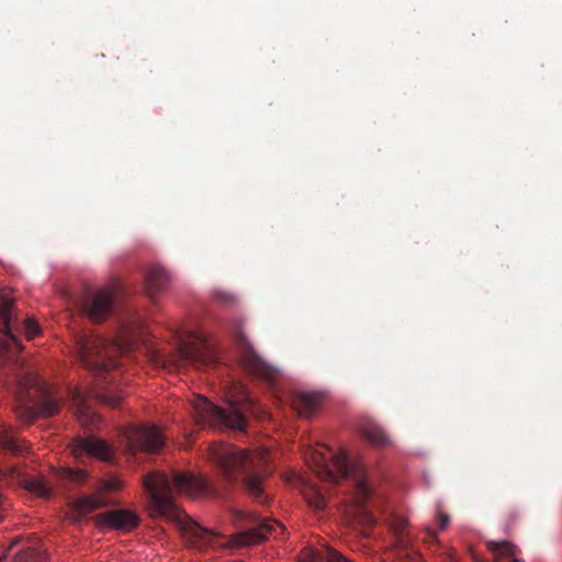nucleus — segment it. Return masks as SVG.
Here are the masks:
<instances>
[{
	"label": "nucleus",
	"instance_id": "f257e3e1",
	"mask_svg": "<svg viewBox=\"0 0 562 562\" xmlns=\"http://www.w3.org/2000/svg\"><path fill=\"white\" fill-rule=\"evenodd\" d=\"M143 483L151 497L156 512L162 516L175 518L183 540L190 548L203 550L215 543L220 533L201 527L186 514L178 510L172 502L173 492L190 497L211 494L212 488L205 480L180 472L175 474L171 484L165 474L151 472L146 475Z\"/></svg>",
	"mask_w": 562,
	"mask_h": 562
},
{
	"label": "nucleus",
	"instance_id": "f03ea898",
	"mask_svg": "<svg viewBox=\"0 0 562 562\" xmlns=\"http://www.w3.org/2000/svg\"><path fill=\"white\" fill-rule=\"evenodd\" d=\"M305 459L310 468L322 479L338 483L344 477H351L356 488V519L363 525H372L374 519L361 505L371 493L367 484L366 472L360 461H351L345 450L334 451L327 446L308 448Z\"/></svg>",
	"mask_w": 562,
	"mask_h": 562
},
{
	"label": "nucleus",
	"instance_id": "7ed1b4c3",
	"mask_svg": "<svg viewBox=\"0 0 562 562\" xmlns=\"http://www.w3.org/2000/svg\"><path fill=\"white\" fill-rule=\"evenodd\" d=\"M209 457L229 477L243 471L248 493L258 502H266L262 496V481L269 473L267 468L268 451L266 449L250 452L232 445L215 443L210 447Z\"/></svg>",
	"mask_w": 562,
	"mask_h": 562
},
{
	"label": "nucleus",
	"instance_id": "20e7f679",
	"mask_svg": "<svg viewBox=\"0 0 562 562\" xmlns=\"http://www.w3.org/2000/svg\"><path fill=\"white\" fill-rule=\"evenodd\" d=\"M139 328L140 323L137 319L124 324L114 341L95 335L81 336L77 342V349L82 364L94 374L116 368L115 357L133 349L136 344V331Z\"/></svg>",
	"mask_w": 562,
	"mask_h": 562
},
{
	"label": "nucleus",
	"instance_id": "39448f33",
	"mask_svg": "<svg viewBox=\"0 0 562 562\" xmlns=\"http://www.w3.org/2000/svg\"><path fill=\"white\" fill-rule=\"evenodd\" d=\"M228 409L212 404L206 397L198 395L191 401L193 418L202 427L246 429L247 423L241 409L255 413V401L241 384H236L227 395Z\"/></svg>",
	"mask_w": 562,
	"mask_h": 562
},
{
	"label": "nucleus",
	"instance_id": "423d86ee",
	"mask_svg": "<svg viewBox=\"0 0 562 562\" xmlns=\"http://www.w3.org/2000/svg\"><path fill=\"white\" fill-rule=\"evenodd\" d=\"M213 359V351L205 337L198 331H189L179 337L177 355L172 358L159 356L157 363L169 369H178L187 364L200 368L209 364Z\"/></svg>",
	"mask_w": 562,
	"mask_h": 562
},
{
	"label": "nucleus",
	"instance_id": "0eeeda50",
	"mask_svg": "<svg viewBox=\"0 0 562 562\" xmlns=\"http://www.w3.org/2000/svg\"><path fill=\"white\" fill-rule=\"evenodd\" d=\"M236 516L239 519L248 520L249 527L225 543L229 548L254 546L265 540L268 533H282L284 531V526L277 520L261 519L257 515L245 510H237Z\"/></svg>",
	"mask_w": 562,
	"mask_h": 562
},
{
	"label": "nucleus",
	"instance_id": "6e6552de",
	"mask_svg": "<svg viewBox=\"0 0 562 562\" xmlns=\"http://www.w3.org/2000/svg\"><path fill=\"white\" fill-rule=\"evenodd\" d=\"M235 341L239 353V362L248 373L269 382H272L279 375V370L269 366L256 352L240 328L235 333Z\"/></svg>",
	"mask_w": 562,
	"mask_h": 562
},
{
	"label": "nucleus",
	"instance_id": "1a4fd4ad",
	"mask_svg": "<svg viewBox=\"0 0 562 562\" xmlns=\"http://www.w3.org/2000/svg\"><path fill=\"white\" fill-rule=\"evenodd\" d=\"M13 299L9 293H0V351L18 352L21 344L14 335Z\"/></svg>",
	"mask_w": 562,
	"mask_h": 562
},
{
	"label": "nucleus",
	"instance_id": "9d476101",
	"mask_svg": "<svg viewBox=\"0 0 562 562\" xmlns=\"http://www.w3.org/2000/svg\"><path fill=\"white\" fill-rule=\"evenodd\" d=\"M120 289L119 283H113L88 295L85 300L83 308L89 318L94 322L104 319L111 312Z\"/></svg>",
	"mask_w": 562,
	"mask_h": 562
},
{
	"label": "nucleus",
	"instance_id": "9b49d317",
	"mask_svg": "<svg viewBox=\"0 0 562 562\" xmlns=\"http://www.w3.org/2000/svg\"><path fill=\"white\" fill-rule=\"evenodd\" d=\"M71 452L76 459L90 457L102 461H110L114 457L113 447L106 441L95 437L75 439L71 446Z\"/></svg>",
	"mask_w": 562,
	"mask_h": 562
},
{
	"label": "nucleus",
	"instance_id": "f8f14e48",
	"mask_svg": "<svg viewBox=\"0 0 562 562\" xmlns=\"http://www.w3.org/2000/svg\"><path fill=\"white\" fill-rule=\"evenodd\" d=\"M126 438L132 449L143 451H156L162 443L164 438L156 426L142 425L130 429Z\"/></svg>",
	"mask_w": 562,
	"mask_h": 562
},
{
	"label": "nucleus",
	"instance_id": "ddd939ff",
	"mask_svg": "<svg viewBox=\"0 0 562 562\" xmlns=\"http://www.w3.org/2000/svg\"><path fill=\"white\" fill-rule=\"evenodd\" d=\"M173 277L171 272L159 263L151 265L145 273V292L146 295L156 302L158 297L170 289Z\"/></svg>",
	"mask_w": 562,
	"mask_h": 562
},
{
	"label": "nucleus",
	"instance_id": "4468645a",
	"mask_svg": "<svg viewBox=\"0 0 562 562\" xmlns=\"http://www.w3.org/2000/svg\"><path fill=\"white\" fill-rule=\"evenodd\" d=\"M0 479L16 481L19 485L27 492L38 497L47 498L52 495V488L42 477H26L16 467L2 471L0 470Z\"/></svg>",
	"mask_w": 562,
	"mask_h": 562
},
{
	"label": "nucleus",
	"instance_id": "2eb2a0df",
	"mask_svg": "<svg viewBox=\"0 0 562 562\" xmlns=\"http://www.w3.org/2000/svg\"><path fill=\"white\" fill-rule=\"evenodd\" d=\"M98 527L105 529H115L130 531L138 525V518L135 513L127 509L110 510L100 514L95 518Z\"/></svg>",
	"mask_w": 562,
	"mask_h": 562
},
{
	"label": "nucleus",
	"instance_id": "dca6fc26",
	"mask_svg": "<svg viewBox=\"0 0 562 562\" xmlns=\"http://www.w3.org/2000/svg\"><path fill=\"white\" fill-rule=\"evenodd\" d=\"M91 394L74 387L69 392V401L78 422L83 427L94 426L100 422V417L87 404Z\"/></svg>",
	"mask_w": 562,
	"mask_h": 562
},
{
	"label": "nucleus",
	"instance_id": "f3484780",
	"mask_svg": "<svg viewBox=\"0 0 562 562\" xmlns=\"http://www.w3.org/2000/svg\"><path fill=\"white\" fill-rule=\"evenodd\" d=\"M60 409L59 402L50 394L45 395L41 403L33 406H20L16 414L19 419L26 424L33 423L40 417H50L56 415Z\"/></svg>",
	"mask_w": 562,
	"mask_h": 562
},
{
	"label": "nucleus",
	"instance_id": "a211bd4d",
	"mask_svg": "<svg viewBox=\"0 0 562 562\" xmlns=\"http://www.w3.org/2000/svg\"><path fill=\"white\" fill-rule=\"evenodd\" d=\"M20 540L14 539L8 550L0 557V562H45V554L41 549L23 547L15 550Z\"/></svg>",
	"mask_w": 562,
	"mask_h": 562
},
{
	"label": "nucleus",
	"instance_id": "6ab92c4d",
	"mask_svg": "<svg viewBox=\"0 0 562 562\" xmlns=\"http://www.w3.org/2000/svg\"><path fill=\"white\" fill-rule=\"evenodd\" d=\"M321 403L319 393L297 392L291 401V406L301 417L310 418L318 409Z\"/></svg>",
	"mask_w": 562,
	"mask_h": 562
},
{
	"label": "nucleus",
	"instance_id": "aec40b11",
	"mask_svg": "<svg viewBox=\"0 0 562 562\" xmlns=\"http://www.w3.org/2000/svg\"><path fill=\"white\" fill-rule=\"evenodd\" d=\"M488 550L493 555V562H525L520 551L510 541H487Z\"/></svg>",
	"mask_w": 562,
	"mask_h": 562
},
{
	"label": "nucleus",
	"instance_id": "412c9836",
	"mask_svg": "<svg viewBox=\"0 0 562 562\" xmlns=\"http://www.w3.org/2000/svg\"><path fill=\"white\" fill-rule=\"evenodd\" d=\"M294 483L296 487L300 488L308 506L313 507L316 510H321L326 507V498L314 483L296 474Z\"/></svg>",
	"mask_w": 562,
	"mask_h": 562
},
{
	"label": "nucleus",
	"instance_id": "4be33fe9",
	"mask_svg": "<svg viewBox=\"0 0 562 562\" xmlns=\"http://www.w3.org/2000/svg\"><path fill=\"white\" fill-rule=\"evenodd\" d=\"M361 434L375 448H383L391 445V439L384 430L375 424H367L361 427Z\"/></svg>",
	"mask_w": 562,
	"mask_h": 562
},
{
	"label": "nucleus",
	"instance_id": "5701e85b",
	"mask_svg": "<svg viewBox=\"0 0 562 562\" xmlns=\"http://www.w3.org/2000/svg\"><path fill=\"white\" fill-rule=\"evenodd\" d=\"M0 448L13 454H23L29 450V446L15 436L10 429L0 432Z\"/></svg>",
	"mask_w": 562,
	"mask_h": 562
},
{
	"label": "nucleus",
	"instance_id": "b1692460",
	"mask_svg": "<svg viewBox=\"0 0 562 562\" xmlns=\"http://www.w3.org/2000/svg\"><path fill=\"white\" fill-rule=\"evenodd\" d=\"M106 505V501L101 492L92 495H86L77 499L75 507L80 514H88Z\"/></svg>",
	"mask_w": 562,
	"mask_h": 562
},
{
	"label": "nucleus",
	"instance_id": "393cba45",
	"mask_svg": "<svg viewBox=\"0 0 562 562\" xmlns=\"http://www.w3.org/2000/svg\"><path fill=\"white\" fill-rule=\"evenodd\" d=\"M59 475L63 479L69 480L74 483H81L86 480L88 476V473L86 470H75L71 468H64L59 471Z\"/></svg>",
	"mask_w": 562,
	"mask_h": 562
},
{
	"label": "nucleus",
	"instance_id": "a878e982",
	"mask_svg": "<svg viewBox=\"0 0 562 562\" xmlns=\"http://www.w3.org/2000/svg\"><path fill=\"white\" fill-rule=\"evenodd\" d=\"M503 518L505 520L504 528L506 531H509L516 525V522L519 520L520 512L518 508H516L514 506H509V507L505 508V510L503 513Z\"/></svg>",
	"mask_w": 562,
	"mask_h": 562
},
{
	"label": "nucleus",
	"instance_id": "bb28decb",
	"mask_svg": "<svg viewBox=\"0 0 562 562\" xmlns=\"http://www.w3.org/2000/svg\"><path fill=\"white\" fill-rule=\"evenodd\" d=\"M323 560H326V548L322 552L305 548L300 554L301 562H322Z\"/></svg>",
	"mask_w": 562,
	"mask_h": 562
},
{
	"label": "nucleus",
	"instance_id": "cd10ccee",
	"mask_svg": "<svg viewBox=\"0 0 562 562\" xmlns=\"http://www.w3.org/2000/svg\"><path fill=\"white\" fill-rule=\"evenodd\" d=\"M100 401L110 406H117L123 398L122 392L117 391L114 393H103L99 396Z\"/></svg>",
	"mask_w": 562,
	"mask_h": 562
},
{
	"label": "nucleus",
	"instance_id": "c85d7f7f",
	"mask_svg": "<svg viewBox=\"0 0 562 562\" xmlns=\"http://www.w3.org/2000/svg\"><path fill=\"white\" fill-rule=\"evenodd\" d=\"M40 333V326L34 319H26L24 322V334L27 339H32Z\"/></svg>",
	"mask_w": 562,
	"mask_h": 562
},
{
	"label": "nucleus",
	"instance_id": "c756f323",
	"mask_svg": "<svg viewBox=\"0 0 562 562\" xmlns=\"http://www.w3.org/2000/svg\"><path fill=\"white\" fill-rule=\"evenodd\" d=\"M121 485H122V483L117 477H110L108 480H104L101 483L99 492H101V494L103 492H113V491L119 490L121 487Z\"/></svg>",
	"mask_w": 562,
	"mask_h": 562
},
{
	"label": "nucleus",
	"instance_id": "7c9ffc66",
	"mask_svg": "<svg viewBox=\"0 0 562 562\" xmlns=\"http://www.w3.org/2000/svg\"><path fill=\"white\" fill-rule=\"evenodd\" d=\"M326 561L327 562H352L347 557H345L342 553L338 552L337 550L326 547Z\"/></svg>",
	"mask_w": 562,
	"mask_h": 562
},
{
	"label": "nucleus",
	"instance_id": "2f4dec72",
	"mask_svg": "<svg viewBox=\"0 0 562 562\" xmlns=\"http://www.w3.org/2000/svg\"><path fill=\"white\" fill-rule=\"evenodd\" d=\"M213 296L216 301L225 305H232L235 302V296L232 293L223 290L214 291Z\"/></svg>",
	"mask_w": 562,
	"mask_h": 562
},
{
	"label": "nucleus",
	"instance_id": "473e14b6",
	"mask_svg": "<svg viewBox=\"0 0 562 562\" xmlns=\"http://www.w3.org/2000/svg\"><path fill=\"white\" fill-rule=\"evenodd\" d=\"M392 528L397 533L404 531L408 526V519L405 516L396 515L392 519Z\"/></svg>",
	"mask_w": 562,
	"mask_h": 562
},
{
	"label": "nucleus",
	"instance_id": "72a5a7b5",
	"mask_svg": "<svg viewBox=\"0 0 562 562\" xmlns=\"http://www.w3.org/2000/svg\"><path fill=\"white\" fill-rule=\"evenodd\" d=\"M437 517H438L440 529H442V530L446 529L450 521L449 516L445 513L438 512Z\"/></svg>",
	"mask_w": 562,
	"mask_h": 562
},
{
	"label": "nucleus",
	"instance_id": "f704fd0d",
	"mask_svg": "<svg viewBox=\"0 0 562 562\" xmlns=\"http://www.w3.org/2000/svg\"><path fill=\"white\" fill-rule=\"evenodd\" d=\"M35 384V378L30 375L26 382L20 381L21 387H27L29 385Z\"/></svg>",
	"mask_w": 562,
	"mask_h": 562
}]
</instances>
